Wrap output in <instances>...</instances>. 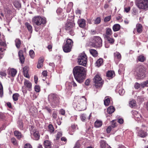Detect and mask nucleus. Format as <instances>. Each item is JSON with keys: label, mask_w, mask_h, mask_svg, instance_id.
Returning <instances> with one entry per match:
<instances>
[{"label": "nucleus", "mask_w": 148, "mask_h": 148, "mask_svg": "<svg viewBox=\"0 0 148 148\" xmlns=\"http://www.w3.org/2000/svg\"><path fill=\"white\" fill-rule=\"evenodd\" d=\"M86 70L84 67L77 66L73 69V73L76 80L79 83L83 82L85 79Z\"/></svg>", "instance_id": "nucleus-1"}, {"label": "nucleus", "mask_w": 148, "mask_h": 148, "mask_svg": "<svg viewBox=\"0 0 148 148\" xmlns=\"http://www.w3.org/2000/svg\"><path fill=\"white\" fill-rule=\"evenodd\" d=\"M91 46L94 47L98 48L102 46V40L99 36H94L90 42Z\"/></svg>", "instance_id": "nucleus-2"}, {"label": "nucleus", "mask_w": 148, "mask_h": 148, "mask_svg": "<svg viewBox=\"0 0 148 148\" xmlns=\"http://www.w3.org/2000/svg\"><path fill=\"white\" fill-rule=\"evenodd\" d=\"M75 25V24L73 21H68L66 25L65 29L66 31L71 36H73L75 34L74 32Z\"/></svg>", "instance_id": "nucleus-3"}, {"label": "nucleus", "mask_w": 148, "mask_h": 148, "mask_svg": "<svg viewBox=\"0 0 148 148\" xmlns=\"http://www.w3.org/2000/svg\"><path fill=\"white\" fill-rule=\"evenodd\" d=\"M136 5L140 9L147 10L148 9V0H137Z\"/></svg>", "instance_id": "nucleus-4"}, {"label": "nucleus", "mask_w": 148, "mask_h": 148, "mask_svg": "<svg viewBox=\"0 0 148 148\" xmlns=\"http://www.w3.org/2000/svg\"><path fill=\"white\" fill-rule=\"evenodd\" d=\"M48 99L49 101L55 104V106L58 105L59 103L58 96L56 94L51 93L49 95Z\"/></svg>", "instance_id": "nucleus-5"}, {"label": "nucleus", "mask_w": 148, "mask_h": 148, "mask_svg": "<svg viewBox=\"0 0 148 148\" xmlns=\"http://www.w3.org/2000/svg\"><path fill=\"white\" fill-rule=\"evenodd\" d=\"M32 22L34 25H40L41 24H45L46 22V19L45 18H42L40 16H38L33 18Z\"/></svg>", "instance_id": "nucleus-6"}, {"label": "nucleus", "mask_w": 148, "mask_h": 148, "mask_svg": "<svg viewBox=\"0 0 148 148\" xmlns=\"http://www.w3.org/2000/svg\"><path fill=\"white\" fill-rule=\"evenodd\" d=\"M77 62L79 65L86 66L87 63V57L84 53L81 54L78 58Z\"/></svg>", "instance_id": "nucleus-7"}, {"label": "nucleus", "mask_w": 148, "mask_h": 148, "mask_svg": "<svg viewBox=\"0 0 148 148\" xmlns=\"http://www.w3.org/2000/svg\"><path fill=\"white\" fill-rule=\"evenodd\" d=\"M66 42V43L63 46V49L65 52L68 53L71 51L73 42L72 40L68 39L67 40Z\"/></svg>", "instance_id": "nucleus-8"}, {"label": "nucleus", "mask_w": 148, "mask_h": 148, "mask_svg": "<svg viewBox=\"0 0 148 148\" xmlns=\"http://www.w3.org/2000/svg\"><path fill=\"white\" fill-rule=\"evenodd\" d=\"M94 82L95 86L97 88L101 86L103 84L101 78L99 75H97L95 76Z\"/></svg>", "instance_id": "nucleus-9"}, {"label": "nucleus", "mask_w": 148, "mask_h": 148, "mask_svg": "<svg viewBox=\"0 0 148 148\" xmlns=\"http://www.w3.org/2000/svg\"><path fill=\"white\" fill-rule=\"evenodd\" d=\"M133 115L134 116L135 120L136 121L143 122L144 119L141 114L135 110H133L132 112Z\"/></svg>", "instance_id": "nucleus-10"}, {"label": "nucleus", "mask_w": 148, "mask_h": 148, "mask_svg": "<svg viewBox=\"0 0 148 148\" xmlns=\"http://www.w3.org/2000/svg\"><path fill=\"white\" fill-rule=\"evenodd\" d=\"M134 74L140 78H142L144 75L142 68L140 67H138L137 68Z\"/></svg>", "instance_id": "nucleus-11"}, {"label": "nucleus", "mask_w": 148, "mask_h": 148, "mask_svg": "<svg viewBox=\"0 0 148 148\" xmlns=\"http://www.w3.org/2000/svg\"><path fill=\"white\" fill-rule=\"evenodd\" d=\"M31 134L32 136L35 140H38L39 139L40 136L38 132L34 130L31 132Z\"/></svg>", "instance_id": "nucleus-12"}, {"label": "nucleus", "mask_w": 148, "mask_h": 148, "mask_svg": "<svg viewBox=\"0 0 148 148\" xmlns=\"http://www.w3.org/2000/svg\"><path fill=\"white\" fill-rule=\"evenodd\" d=\"M114 60L116 63H117L121 59L120 53L118 52H116L114 53Z\"/></svg>", "instance_id": "nucleus-13"}, {"label": "nucleus", "mask_w": 148, "mask_h": 148, "mask_svg": "<svg viewBox=\"0 0 148 148\" xmlns=\"http://www.w3.org/2000/svg\"><path fill=\"white\" fill-rule=\"evenodd\" d=\"M136 31L138 33H141L143 31V27L142 25L139 23H138L136 24L135 28L134 29L133 33H135Z\"/></svg>", "instance_id": "nucleus-14"}, {"label": "nucleus", "mask_w": 148, "mask_h": 148, "mask_svg": "<svg viewBox=\"0 0 148 148\" xmlns=\"http://www.w3.org/2000/svg\"><path fill=\"white\" fill-rule=\"evenodd\" d=\"M24 86L27 88L28 90L30 91L31 90L32 84L29 81L25 79L24 82Z\"/></svg>", "instance_id": "nucleus-15"}, {"label": "nucleus", "mask_w": 148, "mask_h": 148, "mask_svg": "<svg viewBox=\"0 0 148 148\" xmlns=\"http://www.w3.org/2000/svg\"><path fill=\"white\" fill-rule=\"evenodd\" d=\"M116 126V123L115 122L114 120L112 121V124L111 125L109 126L106 129L107 132L109 133L110 132L112 129L115 127Z\"/></svg>", "instance_id": "nucleus-16"}, {"label": "nucleus", "mask_w": 148, "mask_h": 148, "mask_svg": "<svg viewBox=\"0 0 148 148\" xmlns=\"http://www.w3.org/2000/svg\"><path fill=\"white\" fill-rule=\"evenodd\" d=\"M112 34V31L111 28H107L106 29V33L103 34V36L104 38L110 37Z\"/></svg>", "instance_id": "nucleus-17"}, {"label": "nucleus", "mask_w": 148, "mask_h": 148, "mask_svg": "<svg viewBox=\"0 0 148 148\" xmlns=\"http://www.w3.org/2000/svg\"><path fill=\"white\" fill-rule=\"evenodd\" d=\"M18 54L20 62L22 64L25 61V58L23 56V51L21 50L19 51Z\"/></svg>", "instance_id": "nucleus-18"}, {"label": "nucleus", "mask_w": 148, "mask_h": 148, "mask_svg": "<svg viewBox=\"0 0 148 148\" xmlns=\"http://www.w3.org/2000/svg\"><path fill=\"white\" fill-rule=\"evenodd\" d=\"M17 73L16 70L13 68L8 69V74L12 77L15 76Z\"/></svg>", "instance_id": "nucleus-19"}, {"label": "nucleus", "mask_w": 148, "mask_h": 148, "mask_svg": "<svg viewBox=\"0 0 148 148\" xmlns=\"http://www.w3.org/2000/svg\"><path fill=\"white\" fill-rule=\"evenodd\" d=\"M116 90L118 92L120 95H123L125 92L124 90L121 85H118L117 86Z\"/></svg>", "instance_id": "nucleus-20"}, {"label": "nucleus", "mask_w": 148, "mask_h": 148, "mask_svg": "<svg viewBox=\"0 0 148 148\" xmlns=\"http://www.w3.org/2000/svg\"><path fill=\"white\" fill-rule=\"evenodd\" d=\"M77 22L80 27L83 28L85 26L86 23L85 20L84 19H79L78 20Z\"/></svg>", "instance_id": "nucleus-21"}, {"label": "nucleus", "mask_w": 148, "mask_h": 148, "mask_svg": "<svg viewBox=\"0 0 148 148\" xmlns=\"http://www.w3.org/2000/svg\"><path fill=\"white\" fill-rule=\"evenodd\" d=\"M136 130L138 131V133L139 134V136L140 137L144 138L147 136V134L146 132H145L144 131L142 130L141 131L140 130L139 131V128L138 127H136Z\"/></svg>", "instance_id": "nucleus-22"}, {"label": "nucleus", "mask_w": 148, "mask_h": 148, "mask_svg": "<svg viewBox=\"0 0 148 148\" xmlns=\"http://www.w3.org/2000/svg\"><path fill=\"white\" fill-rule=\"evenodd\" d=\"M44 144L46 148H51L52 145L51 143L48 140H45Z\"/></svg>", "instance_id": "nucleus-23"}, {"label": "nucleus", "mask_w": 148, "mask_h": 148, "mask_svg": "<svg viewBox=\"0 0 148 148\" xmlns=\"http://www.w3.org/2000/svg\"><path fill=\"white\" fill-rule=\"evenodd\" d=\"M90 53L95 57H97L98 56V53L97 51L94 49H91L89 50Z\"/></svg>", "instance_id": "nucleus-24"}, {"label": "nucleus", "mask_w": 148, "mask_h": 148, "mask_svg": "<svg viewBox=\"0 0 148 148\" xmlns=\"http://www.w3.org/2000/svg\"><path fill=\"white\" fill-rule=\"evenodd\" d=\"M79 101L80 102V103L81 104H83L85 105H86V99L84 96H83L80 97L79 99Z\"/></svg>", "instance_id": "nucleus-25"}, {"label": "nucleus", "mask_w": 148, "mask_h": 148, "mask_svg": "<svg viewBox=\"0 0 148 148\" xmlns=\"http://www.w3.org/2000/svg\"><path fill=\"white\" fill-rule=\"evenodd\" d=\"M115 110V108L113 106H111L108 108L107 112L108 114H110L114 112Z\"/></svg>", "instance_id": "nucleus-26"}, {"label": "nucleus", "mask_w": 148, "mask_h": 148, "mask_svg": "<svg viewBox=\"0 0 148 148\" xmlns=\"http://www.w3.org/2000/svg\"><path fill=\"white\" fill-rule=\"evenodd\" d=\"M44 61L43 59L40 58L38 61V64L37 65V67L38 68H40L43 66V63Z\"/></svg>", "instance_id": "nucleus-27"}, {"label": "nucleus", "mask_w": 148, "mask_h": 148, "mask_svg": "<svg viewBox=\"0 0 148 148\" xmlns=\"http://www.w3.org/2000/svg\"><path fill=\"white\" fill-rule=\"evenodd\" d=\"M112 29L114 31H117L120 29V26L119 24H115L113 26Z\"/></svg>", "instance_id": "nucleus-28"}, {"label": "nucleus", "mask_w": 148, "mask_h": 148, "mask_svg": "<svg viewBox=\"0 0 148 148\" xmlns=\"http://www.w3.org/2000/svg\"><path fill=\"white\" fill-rule=\"evenodd\" d=\"M102 125V122L98 120H97L95 123V126L96 127H100Z\"/></svg>", "instance_id": "nucleus-29"}, {"label": "nucleus", "mask_w": 148, "mask_h": 148, "mask_svg": "<svg viewBox=\"0 0 148 148\" xmlns=\"http://www.w3.org/2000/svg\"><path fill=\"white\" fill-rule=\"evenodd\" d=\"M14 134L15 136L18 139H20L22 137V136L21 132L18 131H15L14 132Z\"/></svg>", "instance_id": "nucleus-30"}, {"label": "nucleus", "mask_w": 148, "mask_h": 148, "mask_svg": "<svg viewBox=\"0 0 148 148\" xmlns=\"http://www.w3.org/2000/svg\"><path fill=\"white\" fill-rule=\"evenodd\" d=\"M103 62V60L102 58H100L98 59L96 62L95 65L99 67L102 64Z\"/></svg>", "instance_id": "nucleus-31"}, {"label": "nucleus", "mask_w": 148, "mask_h": 148, "mask_svg": "<svg viewBox=\"0 0 148 148\" xmlns=\"http://www.w3.org/2000/svg\"><path fill=\"white\" fill-rule=\"evenodd\" d=\"M145 59V58L143 55H140L137 57L138 60L140 62H143Z\"/></svg>", "instance_id": "nucleus-32"}, {"label": "nucleus", "mask_w": 148, "mask_h": 148, "mask_svg": "<svg viewBox=\"0 0 148 148\" xmlns=\"http://www.w3.org/2000/svg\"><path fill=\"white\" fill-rule=\"evenodd\" d=\"M114 73L112 71H109L106 74V76L109 77H112L114 75Z\"/></svg>", "instance_id": "nucleus-33"}, {"label": "nucleus", "mask_w": 148, "mask_h": 148, "mask_svg": "<svg viewBox=\"0 0 148 148\" xmlns=\"http://www.w3.org/2000/svg\"><path fill=\"white\" fill-rule=\"evenodd\" d=\"M108 145L105 141L103 140H101L100 146L101 148H105Z\"/></svg>", "instance_id": "nucleus-34"}, {"label": "nucleus", "mask_w": 148, "mask_h": 148, "mask_svg": "<svg viewBox=\"0 0 148 148\" xmlns=\"http://www.w3.org/2000/svg\"><path fill=\"white\" fill-rule=\"evenodd\" d=\"M13 4L15 7L17 8H20L21 6V3L18 1H15L14 2Z\"/></svg>", "instance_id": "nucleus-35"}, {"label": "nucleus", "mask_w": 148, "mask_h": 148, "mask_svg": "<svg viewBox=\"0 0 148 148\" xmlns=\"http://www.w3.org/2000/svg\"><path fill=\"white\" fill-rule=\"evenodd\" d=\"M110 100L109 98L106 97L105 98V100L104 101V104L105 106H108L110 103Z\"/></svg>", "instance_id": "nucleus-36"}, {"label": "nucleus", "mask_w": 148, "mask_h": 148, "mask_svg": "<svg viewBox=\"0 0 148 148\" xmlns=\"http://www.w3.org/2000/svg\"><path fill=\"white\" fill-rule=\"evenodd\" d=\"M19 95L17 93H15L13 94L12 98L14 101H16L18 100Z\"/></svg>", "instance_id": "nucleus-37"}, {"label": "nucleus", "mask_w": 148, "mask_h": 148, "mask_svg": "<svg viewBox=\"0 0 148 148\" xmlns=\"http://www.w3.org/2000/svg\"><path fill=\"white\" fill-rule=\"evenodd\" d=\"M25 25L27 27L28 31L30 33H32V27L30 24L28 23H25Z\"/></svg>", "instance_id": "nucleus-38"}, {"label": "nucleus", "mask_w": 148, "mask_h": 148, "mask_svg": "<svg viewBox=\"0 0 148 148\" xmlns=\"http://www.w3.org/2000/svg\"><path fill=\"white\" fill-rule=\"evenodd\" d=\"M18 126L21 130H22L23 129V125L21 120H20L18 122Z\"/></svg>", "instance_id": "nucleus-39"}, {"label": "nucleus", "mask_w": 148, "mask_h": 148, "mask_svg": "<svg viewBox=\"0 0 148 148\" xmlns=\"http://www.w3.org/2000/svg\"><path fill=\"white\" fill-rule=\"evenodd\" d=\"M15 42L16 47L18 48H19L21 44V42L20 40L18 39H16Z\"/></svg>", "instance_id": "nucleus-40"}, {"label": "nucleus", "mask_w": 148, "mask_h": 148, "mask_svg": "<svg viewBox=\"0 0 148 148\" xmlns=\"http://www.w3.org/2000/svg\"><path fill=\"white\" fill-rule=\"evenodd\" d=\"M104 38L106 40H107L111 44H113L114 42V40L113 38H110V37L105 38Z\"/></svg>", "instance_id": "nucleus-41"}, {"label": "nucleus", "mask_w": 148, "mask_h": 148, "mask_svg": "<svg viewBox=\"0 0 148 148\" xmlns=\"http://www.w3.org/2000/svg\"><path fill=\"white\" fill-rule=\"evenodd\" d=\"M48 131H49V132L52 133L53 132L54 130V129L53 126L51 125L50 124L49 125L48 127Z\"/></svg>", "instance_id": "nucleus-42"}, {"label": "nucleus", "mask_w": 148, "mask_h": 148, "mask_svg": "<svg viewBox=\"0 0 148 148\" xmlns=\"http://www.w3.org/2000/svg\"><path fill=\"white\" fill-rule=\"evenodd\" d=\"M58 112L56 110H55L53 112L52 116L53 118L54 119H55L57 118V116Z\"/></svg>", "instance_id": "nucleus-43"}, {"label": "nucleus", "mask_w": 148, "mask_h": 148, "mask_svg": "<svg viewBox=\"0 0 148 148\" xmlns=\"http://www.w3.org/2000/svg\"><path fill=\"white\" fill-rule=\"evenodd\" d=\"M130 105L131 107L135 106L136 105V102L135 100H133L130 102Z\"/></svg>", "instance_id": "nucleus-44"}, {"label": "nucleus", "mask_w": 148, "mask_h": 148, "mask_svg": "<svg viewBox=\"0 0 148 148\" xmlns=\"http://www.w3.org/2000/svg\"><path fill=\"white\" fill-rule=\"evenodd\" d=\"M3 90L2 85L0 82V96L2 97L3 96Z\"/></svg>", "instance_id": "nucleus-45"}, {"label": "nucleus", "mask_w": 148, "mask_h": 148, "mask_svg": "<svg viewBox=\"0 0 148 148\" xmlns=\"http://www.w3.org/2000/svg\"><path fill=\"white\" fill-rule=\"evenodd\" d=\"M148 86V81L143 82L141 84V87L143 88L146 86Z\"/></svg>", "instance_id": "nucleus-46"}, {"label": "nucleus", "mask_w": 148, "mask_h": 148, "mask_svg": "<svg viewBox=\"0 0 148 148\" xmlns=\"http://www.w3.org/2000/svg\"><path fill=\"white\" fill-rule=\"evenodd\" d=\"M29 55L32 58H33L34 56L35 53L34 51L32 50H31L29 51Z\"/></svg>", "instance_id": "nucleus-47"}, {"label": "nucleus", "mask_w": 148, "mask_h": 148, "mask_svg": "<svg viewBox=\"0 0 148 148\" xmlns=\"http://www.w3.org/2000/svg\"><path fill=\"white\" fill-rule=\"evenodd\" d=\"M80 118L82 121H84L85 119L86 118V115L84 114H81Z\"/></svg>", "instance_id": "nucleus-48"}, {"label": "nucleus", "mask_w": 148, "mask_h": 148, "mask_svg": "<svg viewBox=\"0 0 148 148\" xmlns=\"http://www.w3.org/2000/svg\"><path fill=\"white\" fill-rule=\"evenodd\" d=\"M101 18L99 17H97L95 21V24H98L100 23Z\"/></svg>", "instance_id": "nucleus-49"}, {"label": "nucleus", "mask_w": 148, "mask_h": 148, "mask_svg": "<svg viewBox=\"0 0 148 148\" xmlns=\"http://www.w3.org/2000/svg\"><path fill=\"white\" fill-rule=\"evenodd\" d=\"M141 87V84H139L137 82L135 83L134 85V87L136 89H137Z\"/></svg>", "instance_id": "nucleus-50"}, {"label": "nucleus", "mask_w": 148, "mask_h": 148, "mask_svg": "<svg viewBox=\"0 0 148 148\" xmlns=\"http://www.w3.org/2000/svg\"><path fill=\"white\" fill-rule=\"evenodd\" d=\"M0 75L1 77H2L3 76H6V74L5 71H0Z\"/></svg>", "instance_id": "nucleus-51"}, {"label": "nucleus", "mask_w": 148, "mask_h": 148, "mask_svg": "<svg viewBox=\"0 0 148 148\" xmlns=\"http://www.w3.org/2000/svg\"><path fill=\"white\" fill-rule=\"evenodd\" d=\"M34 89L36 92H39L40 90V87L38 85H36Z\"/></svg>", "instance_id": "nucleus-52"}, {"label": "nucleus", "mask_w": 148, "mask_h": 148, "mask_svg": "<svg viewBox=\"0 0 148 148\" xmlns=\"http://www.w3.org/2000/svg\"><path fill=\"white\" fill-rule=\"evenodd\" d=\"M11 140L12 143L14 145H16L17 144V141L15 138H12Z\"/></svg>", "instance_id": "nucleus-53"}, {"label": "nucleus", "mask_w": 148, "mask_h": 148, "mask_svg": "<svg viewBox=\"0 0 148 148\" xmlns=\"http://www.w3.org/2000/svg\"><path fill=\"white\" fill-rule=\"evenodd\" d=\"M111 18V16H109L106 17L104 19V21L107 22L110 21Z\"/></svg>", "instance_id": "nucleus-54"}, {"label": "nucleus", "mask_w": 148, "mask_h": 148, "mask_svg": "<svg viewBox=\"0 0 148 148\" xmlns=\"http://www.w3.org/2000/svg\"><path fill=\"white\" fill-rule=\"evenodd\" d=\"M43 109L47 111L49 113H51V109L48 106H45V108H44Z\"/></svg>", "instance_id": "nucleus-55"}, {"label": "nucleus", "mask_w": 148, "mask_h": 148, "mask_svg": "<svg viewBox=\"0 0 148 148\" xmlns=\"http://www.w3.org/2000/svg\"><path fill=\"white\" fill-rule=\"evenodd\" d=\"M120 68L119 70V72L121 73L124 70L123 66L122 64H120L119 65Z\"/></svg>", "instance_id": "nucleus-56"}, {"label": "nucleus", "mask_w": 148, "mask_h": 148, "mask_svg": "<svg viewBox=\"0 0 148 148\" xmlns=\"http://www.w3.org/2000/svg\"><path fill=\"white\" fill-rule=\"evenodd\" d=\"M132 13L133 15H136L138 14V11L136 9L134 8L133 10V12H132Z\"/></svg>", "instance_id": "nucleus-57"}, {"label": "nucleus", "mask_w": 148, "mask_h": 148, "mask_svg": "<svg viewBox=\"0 0 148 148\" xmlns=\"http://www.w3.org/2000/svg\"><path fill=\"white\" fill-rule=\"evenodd\" d=\"M23 73H28V70L27 67L26 66L24 67L23 69Z\"/></svg>", "instance_id": "nucleus-58"}, {"label": "nucleus", "mask_w": 148, "mask_h": 148, "mask_svg": "<svg viewBox=\"0 0 148 148\" xmlns=\"http://www.w3.org/2000/svg\"><path fill=\"white\" fill-rule=\"evenodd\" d=\"M59 113L64 115L65 114V110L63 109H61L60 110Z\"/></svg>", "instance_id": "nucleus-59"}, {"label": "nucleus", "mask_w": 148, "mask_h": 148, "mask_svg": "<svg viewBox=\"0 0 148 148\" xmlns=\"http://www.w3.org/2000/svg\"><path fill=\"white\" fill-rule=\"evenodd\" d=\"M26 88L24 86H23L22 87V92L24 94H26L27 92V90L26 89Z\"/></svg>", "instance_id": "nucleus-60"}, {"label": "nucleus", "mask_w": 148, "mask_h": 148, "mask_svg": "<svg viewBox=\"0 0 148 148\" xmlns=\"http://www.w3.org/2000/svg\"><path fill=\"white\" fill-rule=\"evenodd\" d=\"M130 7H125L124 11L127 13H128L130 11Z\"/></svg>", "instance_id": "nucleus-61"}, {"label": "nucleus", "mask_w": 148, "mask_h": 148, "mask_svg": "<svg viewBox=\"0 0 148 148\" xmlns=\"http://www.w3.org/2000/svg\"><path fill=\"white\" fill-rule=\"evenodd\" d=\"M24 148H32V147L30 144L26 143L25 145Z\"/></svg>", "instance_id": "nucleus-62"}, {"label": "nucleus", "mask_w": 148, "mask_h": 148, "mask_svg": "<svg viewBox=\"0 0 148 148\" xmlns=\"http://www.w3.org/2000/svg\"><path fill=\"white\" fill-rule=\"evenodd\" d=\"M62 136V134L60 132L58 133L57 135L56 139L58 140Z\"/></svg>", "instance_id": "nucleus-63"}, {"label": "nucleus", "mask_w": 148, "mask_h": 148, "mask_svg": "<svg viewBox=\"0 0 148 148\" xmlns=\"http://www.w3.org/2000/svg\"><path fill=\"white\" fill-rule=\"evenodd\" d=\"M77 125H71V129L72 132H74L75 131V129L76 128Z\"/></svg>", "instance_id": "nucleus-64"}]
</instances>
